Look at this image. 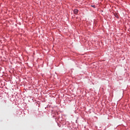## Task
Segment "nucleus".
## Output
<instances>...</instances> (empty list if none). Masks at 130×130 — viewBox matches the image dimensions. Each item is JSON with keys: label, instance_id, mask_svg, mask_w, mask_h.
Instances as JSON below:
<instances>
[{"label": "nucleus", "instance_id": "nucleus-1", "mask_svg": "<svg viewBox=\"0 0 130 130\" xmlns=\"http://www.w3.org/2000/svg\"><path fill=\"white\" fill-rule=\"evenodd\" d=\"M79 12V10H78V9H75L74 10V14H75V15H77V14H78Z\"/></svg>", "mask_w": 130, "mask_h": 130}, {"label": "nucleus", "instance_id": "nucleus-2", "mask_svg": "<svg viewBox=\"0 0 130 130\" xmlns=\"http://www.w3.org/2000/svg\"><path fill=\"white\" fill-rule=\"evenodd\" d=\"M91 7H92V8H96V6H95V5H92V6H91Z\"/></svg>", "mask_w": 130, "mask_h": 130}]
</instances>
